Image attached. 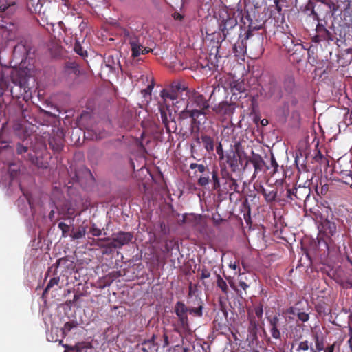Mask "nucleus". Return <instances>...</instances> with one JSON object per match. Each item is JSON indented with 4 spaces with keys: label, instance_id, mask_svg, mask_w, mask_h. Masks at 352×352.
<instances>
[{
    "label": "nucleus",
    "instance_id": "61",
    "mask_svg": "<svg viewBox=\"0 0 352 352\" xmlns=\"http://www.w3.org/2000/svg\"><path fill=\"white\" fill-rule=\"evenodd\" d=\"M23 67V63H21V65H20V69H21Z\"/></svg>",
    "mask_w": 352,
    "mask_h": 352
},
{
    "label": "nucleus",
    "instance_id": "47",
    "mask_svg": "<svg viewBox=\"0 0 352 352\" xmlns=\"http://www.w3.org/2000/svg\"><path fill=\"white\" fill-rule=\"evenodd\" d=\"M152 88H153V85H148L146 89H144V91H142V93H144V94L148 93L150 94L151 90Z\"/></svg>",
    "mask_w": 352,
    "mask_h": 352
},
{
    "label": "nucleus",
    "instance_id": "45",
    "mask_svg": "<svg viewBox=\"0 0 352 352\" xmlns=\"http://www.w3.org/2000/svg\"><path fill=\"white\" fill-rule=\"evenodd\" d=\"M349 331L351 332V335L349 340H348V344L349 345L351 351H352V329L351 328L349 329Z\"/></svg>",
    "mask_w": 352,
    "mask_h": 352
},
{
    "label": "nucleus",
    "instance_id": "60",
    "mask_svg": "<svg viewBox=\"0 0 352 352\" xmlns=\"http://www.w3.org/2000/svg\"><path fill=\"white\" fill-rule=\"evenodd\" d=\"M265 122L267 123V121L266 120H262V124L264 125L265 124Z\"/></svg>",
    "mask_w": 352,
    "mask_h": 352
},
{
    "label": "nucleus",
    "instance_id": "32",
    "mask_svg": "<svg viewBox=\"0 0 352 352\" xmlns=\"http://www.w3.org/2000/svg\"><path fill=\"white\" fill-rule=\"evenodd\" d=\"M90 232L91 234L94 236H99L102 234V231L100 229L96 227V226L94 224L90 230Z\"/></svg>",
    "mask_w": 352,
    "mask_h": 352
},
{
    "label": "nucleus",
    "instance_id": "46",
    "mask_svg": "<svg viewBox=\"0 0 352 352\" xmlns=\"http://www.w3.org/2000/svg\"><path fill=\"white\" fill-rule=\"evenodd\" d=\"M173 16H174V19L176 20L181 21L183 19V16L179 13H175Z\"/></svg>",
    "mask_w": 352,
    "mask_h": 352
},
{
    "label": "nucleus",
    "instance_id": "29",
    "mask_svg": "<svg viewBox=\"0 0 352 352\" xmlns=\"http://www.w3.org/2000/svg\"><path fill=\"white\" fill-rule=\"evenodd\" d=\"M188 312L190 314H194L198 316H201L202 315V307L200 306L197 308H188Z\"/></svg>",
    "mask_w": 352,
    "mask_h": 352
},
{
    "label": "nucleus",
    "instance_id": "62",
    "mask_svg": "<svg viewBox=\"0 0 352 352\" xmlns=\"http://www.w3.org/2000/svg\"><path fill=\"white\" fill-rule=\"evenodd\" d=\"M6 32H8V30H4V32H3V36L5 35V34H6Z\"/></svg>",
    "mask_w": 352,
    "mask_h": 352
},
{
    "label": "nucleus",
    "instance_id": "15",
    "mask_svg": "<svg viewBox=\"0 0 352 352\" xmlns=\"http://www.w3.org/2000/svg\"><path fill=\"white\" fill-rule=\"evenodd\" d=\"M256 47L258 48V50L256 52H252V51H250L251 57L252 58L254 59L259 58L263 52L262 43L260 40H258V42L256 43Z\"/></svg>",
    "mask_w": 352,
    "mask_h": 352
},
{
    "label": "nucleus",
    "instance_id": "3",
    "mask_svg": "<svg viewBox=\"0 0 352 352\" xmlns=\"http://www.w3.org/2000/svg\"><path fill=\"white\" fill-rule=\"evenodd\" d=\"M133 239V234L131 232H119L112 234V242L110 246L115 248H120L123 245L129 244Z\"/></svg>",
    "mask_w": 352,
    "mask_h": 352
},
{
    "label": "nucleus",
    "instance_id": "48",
    "mask_svg": "<svg viewBox=\"0 0 352 352\" xmlns=\"http://www.w3.org/2000/svg\"><path fill=\"white\" fill-rule=\"evenodd\" d=\"M272 166L275 168L278 167V164L274 157L272 158Z\"/></svg>",
    "mask_w": 352,
    "mask_h": 352
},
{
    "label": "nucleus",
    "instance_id": "35",
    "mask_svg": "<svg viewBox=\"0 0 352 352\" xmlns=\"http://www.w3.org/2000/svg\"><path fill=\"white\" fill-rule=\"evenodd\" d=\"M298 318L302 322H307L309 320V315L305 312H300L298 314Z\"/></svg>",
    "mask_w": 352,
    "mask_h": 352
},
{
    "label": "nucleus",
    "instance_id": "25",
    "mask_svg": "<svg viewBox=\"0 0 352 352\" xmlns=\"http://www.w3.org/2000/svg\"><path fill=\"white\" fill-rule=\"evenodd\" d=\"M93 131H94L96 133V139H101L106 136V133L104 131H101L99 126H97L96 129H93Z\"/></svg>",
    "mask_w": 352,
    "mask_h": 352
},
{
    "label": "nucleus",
    "instance_id": "13",
    "mask_svg": "<svg viewBox=\"0 0 352 352\" xmlns=\"http://www.w3.org/2000/svg\"><path fill=\"white\" fill-rule=\"evenodd\" d=\"M189 114V116L192 118L194 122H196V120L200 116L206 114L204 110L200 109L199 110L194 109L191 111H186ZM186 113L185 111L182 112V114L184 115ZM185 116H184V117Z\"/></svg>",
    "mask_w": 352,
    "mask_h": 352
},
{
    "label": "nucleus",
    "instance_id": "10",
    "mask_svg": "<svg viewBox=\"0 0 352 352\" xmlns=\"http://www.w3.org/2000/svg\"><path fill=\"white\" fill-rule=\"evenodd\" d=\"M201 139L204 144V146L207 151L210 152L214 150V141L210 136L202 135L201 137Z\"/></svg>",
    "mask_w": 352,
    "mask_h": 352
},
{
    "label": "nucleus",
    "instance_id": "34",
    "mask_svg": "<svg viewBox=\"0 0 352 352\" xmlns=\"http://www.w3.org/2000/svg\"><path fill=\"white\" fill-rule=\"evenodd\" d=\"M309 348V342L308 341H303L300 342L298 348V351L303 350V351H307Z\"/></svg>",
    "mask_w": 352,
    "mask_h": 352
},
{
    "label": "nucleus",
    "instance_id": "59",
    "mask_svg": "<svg viewBox=\"0 0 352 352\" xmlns=\"http://www.w3.org/2000/svg\"><path fill=\"white\" fill-rule=\"evenodd\" d=\"M265 122L267 123V121L266 120H262V124L264 125L265 124Z\"/></svg>",
    "mask_w": 352,
    "mask_h": 352
},
{
    "label": "nucleus",
    "instance_id": "64",
    "mask_svg": "<svg viewBox=\"0 0 352 352\" xmlns=\"http://www.w3.org/2000/svg\"><path fill=\"white\" fill-rule=\"evenodd\" d=\"M234 51L236 50V45H234Z\"/></svg>",
    "mask_w": 352,
    "mask_h": 352
},
{
    "label": "nucleus",
    "instance_id": "16",
    "mask_svg": "<svg viewBox=\"0 0 352 352\" xmlns=\"http://www.w3.org/2000/svg\"><path fill=\"white\" fill-rule=\"evenodd\" d=\"M86 234V228L85 227H81L78 230L73 232L71 234V237L73 239H82L85 236Z\"/></svg>",
    "mask_w": 352,
    "mask_h": 352
},
{
    "label": "nucleus",
    "instance_id": "9",
    "mask_svg": "<svg viewBox=\"0 0 352 352\" xmlns=\"http://www.w3.org/2000/svg\"><path fill=\"white\" fill-rule=\"evenodd\" d=\"M192 101L197 107L203 110H206L209 107V103L205 98L199 94H194L192 97Z\"/></svg>",
    "mask_w": 352,
    "mask_h": 352
},
{
    "label": "nucleus",
    "instance_id": "44",
    "mask_svg": "<svg viewBox=\"0 0 352 352\" xmlns=\"http://www.w3.org/2000/svg\"><path fill=\"white\" fill-rule=\"evenodd\" d=\"M197 169H198V170H199L200 173H204V172H205V170H206V166H205L204 165H203V164H199V165L197 166Z\"/></svg>",
    "mask_w": 352,
    "mask_h": 352
},
{
    "label": "nucleus",
    "instance_id": "20",
    "mask_svg": "<svg viewBox=\"0 0 352 352\" xmlns=\"http://www.w3.org/2000/svg\"><path fill=\"white\" fill-rule=\"evenodd\" d=\"M217 286L221 289L223 292L226 294L228 292V286L226 282L219 275L217 277Z\"/></svg>",
    "mask_w": 352,
    "mask_h": 352
},
{
    "label": "nucleus",
    "instance_id": "12",
    "mask_svg": "<svg viewBox=\"0 0 352 352\" xmlns=\"http://www.w3.org/2000/svg\"><path fill=\"white\" fill-rule=\"evenodd\" d=\"M230 88L232 91L234 93V91H237L239 92H243L245 90V84L243 81H233L230 84Z\"/></svg>",
    "mask_w": 352,
    "mask_h": 352
},
{
    "label": "nucleus",
    "instance_id": "14",
    "mask_svg": "<svg viewBox=\"0 0 352 352\" xmlns=\"http://www.w3.org/2000/svg\"><path fill=\"white\" fill-rule=\"evenodd\" d=\"M63 346L66 349L64 352H88V350H91V348L87 347H80L79 346H68L67 345Z\"/></svg>",
    "mask_w": 352,
    "mask_h": 352
},
{
    "label": "nucleus",
    "instance_id": "49",
    "mask_svg": "<svg viewBox=\"0 0 352 352\" xmlns=\"http://www.w3.org/2000/svg\"><path fill=\"white\" fill-rule=\"evenodd\" d=\"M9 6H6L4 5H0V12H5L7 8H8Z\"/></svg>",
    "mask_w": 352,
    "mask_h": 352
},
{
    "label": "nucleus",
    "instance_id": "38",
    "mask_svg": "<svg viewBox=\"0 0 352 352\" xmlns=\"http://www.w3.org/2000/svg\"><path fill=\"white\" fill-rule=\"evenodd\" d=\"M343 182L352 188V174H349Z\"/></svg>",
    "mask_w": 352,
    "mask_h": 352
},
{
    "label": "nucleus",
    "instance_id": "40",
    "mask_svg": "<svg viewBox=\"0 0 352 352\" xmlns=\"http://www.w3.org/2000/svg\"><path fill=\"white\" fill-rule=\"evenodd\" d=\"M30 69H27L24 71H19L20 72L22 77L25 78L27 76L30 75Z\"/></svg>",
    "mask_w": 352,
    "mask_h": 352
},
{
    "label": "nucleus",
    "instance_id": "8",
    "mask_svg": "<svg viewBox=\"0 0 352 352\" xmlns=\"http://www.w3.org/2000/svg\"><path fill=\"white\" fill-rule=\"evenodd\" d=\"M322 228L325 234L328 236H331L336 232L335 223L329 220H324L322 223Z\"/></svg>",
    "mask_w": 352,
    "mask_h": 352
},
{
    "label": "nucleus",
    "instance_id": "56",
    "mask_svg": "<svg viewBox=\"0 0 352 352\" xmlns=\"http://www.w3.org/2000/svg\"><path fill=\"white\" fill-rule=\"evenodd\" d=\"M110 239H111V238L107 237V238H104V239H99V240L100 241H108Z\"/></svg>",
    "mask_w": 352,
    "mask_h": 352
},
{
    "label": "nucleus",
    "instance_id": "5",
    "mask_svg": "<svg viewBox=\"0 0 352 352\" xmlns=\"http://www.w3.org/2000/svg\"><path fill=\"white\" fill-rule=\"evenodd\" d=\"M160 111L161 116V120L164 124L166 129V131L169 133L175 132L177 129L175 122H174L172 120H169V118H170V114L168 113V107H164V105L160 104Z\"/></svg>",
    "mask_w": 352,
    "mask_h": 352
},
{
    "label": "nucleus",
    "instance_id": "50",
    "mask_svg": "<svg viewBox=\"0 0 352 352\" xmlns=\"http://www.w3.org/2000/svg\"><path fill=\"white\" fill-rule=\"evenodd\" d=\"M155 339V336H153L151 340H148L147 342H145V344H153V340Z\"/></svg>",
    "mask_w": 352,
    "mask_h": 352
},
{
    "label": "nucleus",
    "instance_id": "53",
    "mask_svg": "<svg viewBox=\"0 0 352 352\" xmlns=\"http://www.w3.org/2000/svg\"><path fill=\"white\" fill-rule=\"evenodd\" d=\"M198 165H199L198 164L192 163L190 164V169H195V168H197Z\"/></svg>",
    "mask_w": 352,
    "mask_h": 352
},
{
    "label": "nucleus",
    "instance_id": "7",
    "mask_svg": "<svg viewBox=\"0 0 352 352\" xmlns=\"http://www.w3.org/2000/svg\"><path fill=\"white\" fill-rule=\"evenodd\" d=\"M267 320L270 323V331L273 338L276 340L280 339L281 333L278 329L280 326L278 317L277 316H274L273 317L267 318Z\"/></svg>",
    "mask_w": 352,
    "mask_h": 352
},
{
    "label": "nucleus",
    "instance_id": "21",
    "mask_svg": "<svg viewBox=\"0 0 352 352\" xmlns=\"http://www.w3.org/2000/svg\"><path fill=\"white\" fill-rule=\"evenodd\" d=\"M19 170V168L16 164H10L8 168V173L12 179L16 177Z\"/></svg>",
    "mask_w": 352,
    "mask_h": 352
},
{
    "label": "nucleus",
    "instance_id": "4",
    "mask_svg": "<svg viewBox=\"0 0 352 352\" xmlns=\"http://www.w3.org/2000/svg\"><path fill=\"white\" fill-rule=\"evenodd\" d=\"M214 111L223 120H226L233 115L235 111V104L228 102H222L214 108Z\"/></svg>",
    "mask_w": 352,
    "mask_h": 352
},
{
    "label": "nucleus",
    "instance_id": "57",
    "mask_svg": "<svg viewBox=\"0 0 352 352\" xmlns=\"http://www.w3.org/2000/svg\"><path fill=\"white\" fill-rule=\"evenodd\" d=\"M164 339L166 344H168V336L166 335H164Z\"/></svg>",
    "mask_w": 352,
    "mask_h": 352
},
{
    "label": "nucleus",
    "instance_id": "36",
    "mask_svg": "<svg viewBox=\"0 0 352 352\" xmlns=\"http://www.w3.org/2000/svg\"><path fill=\"white\" fill-rule=\"evenodd\" d=\"M263 307H262V306H261V305L258 306V307H256L255 308V314L256 315V316H257L258 318H261V317H262V316H263Z\"/></svg>",
    "mask_w": 352,
    "mask_h": 352
},
{
    "label": "nucleus",
    "instance_id": "33",
    "mask_svg": "<svg viewBox=\"0 0 352 352\" xmlns=\"http://www.w3.org/2000/svg\"><path fill=\"white\" fill-rule=\"evenodd\" d=\"M326 5L329 8V9L331 10V11L332 12V14H334L335 12H336V11L338 10L339 8V6H337L335 3L333 2H328V3H326Z\"/></svg>",
    "mask_w": 352,
    "mask_h": 352
},
{
    "label": "nucleus",
    "instance_id": "39",
    "mask_svg": "<svg viewBox=\"0 0 352 352\" xmlns=\"http://www.w3.org/2000/svg\"><path fill=\"white\" fill-rule=\"evenodd\" d=\"M12 28L10 30L11 32L8 33V35L6 36V37L9 40H12L15 38V34H14V32H13L14 27V25H12Z\"/></svg>",
    "mask_w": 352,
    "mask_h": 352
},
{
    "label": "nucleus",
    "instance_id": "26",
    "mask_svg": "<svg viewBox=\"0 0 352 352\" xmlns=\"http://www.w3.org/2000/svg\"><path fill=\"white\" fill-rule=\"evenodd\" d=\"M252 162L254 165L255 171H257L261 168L262 164L263 163V161L260 157L258 160L254 159Z\"/></svg>",
    "mask_w": 352,
    "mask_h": 352
},
{
    "label": "nucleus",
    "instance_id": "23",
    "mask_svg": "<svg viewBox=\"0 0 352 352\" xmlns=\"http://www.w3.org/2000/svg\"><path fill=\"white\" fill-rule=\"evenodd\" d=\"M263 194L267 201H272L275 199L276 197V192L274 191H270L268 193L266 192L265 190H263Z\"/></svg>",
    "mask_w": 352,
    "mask_h": 352
},
{
    "label": "nucleus",
    "instance_id": "55",
    "mask_svg": "<svg viewBox=\"0 0 352 352\" xmlns=\"http://www.w3.org/2000/svg\"><path fill=\"white\" fill-rule=\"evenodd\" d=\"M56 151H60L62 148V144H58L56 148H54Z\"/></svg>",
    "mask_w": 352,
    "mask_h": 352
},
{
    "label": "nucleus",
    "instance_id": "41",
    "mask_svg": "<svg viewBox=\"0 0 352 352\" xmlns=\"http://www.w3.org/2000/svg\"><path fill=\"white\" fill-rule=\"evenodd\" d=\"M239 286L243 289L246 290L247 288H248L249 285L243 280H239Z\"/></svg>",
    "mask_w": 352,
    "mask_h": 352
},
{
    "label": "nucleus",
    "instance_id": "18",
    "mask_svg": "<svg viewBox=\"0 0 352 352\" xmlns=\"http://www.w3.org/2000/svg\"><path fill=\"white\" fill-rule=\"evenodd\" d=\"M161 96L163 98L164 102H166L167 99H170L171 100H174L176 99V94L174 92H168L166 90H162L161 91Z\"/></svg>",
    "mask_w": 352,
    "mask_h": 352
},
{
    "label": "nucleus",
    "instance_id": "27",
    "mask_svg": "<svg viewBox=\"0 0 352 352\" xmlns=\"http://www.w3.org/2000/svg\"><path fill=\"white\" fill-rule=\"evenodd\" d=\"M340 285L345 289H352V280L351 279L342 280L340 282Z\"/></svg>",
    "mask_w": 352,
    "mask_h": 352
},
{
    "label": "nucleus",
    "instance_id": "63",
    "mask_svg": "<svg viewBox=\"0 0 352 352\" xmlns=\"http://www.w3.org/2000/svg\"><path fill=\"white\" fill-rule=\"evenodd\" d=\"M59 343H60V344H63V340H60V341H59Z\"/></svg>",
    "mask_w": 352,
    "mask_h": 352
},
{
    "label": "nucleus",
    "instance_id": "31",
    "mask_svg": "<svg viewBox=\"0 0 352 352\" xmlns=\"http://www.w3.org/2000/svg\"><path fill=\"white\" fill-rule=\"evenodd\" d=\"M212 179H213V187L214 189L218 188L220 186L219 180L216 172L212 173Z\"/></svg>",
    "mask_w": 352,
    "mask_h": 352
},
{
    "label": "nucleus",
    "instance_id": "54",
    "mask_svg": "<svg viewBox=\"0 0 352 352\" xmlns=\"http://www.w3.org/2000/svg\"><path fill=\"white\" fill-rule=\"evenodd\" d=\"M21 48H24V46L22 45H17V46L15 47V50H14L16 52V50H21Z\"/></svg>",
    "mask_w": 352,
    "mask_h": 352
},
{
    "label": "nucleus",
    "instance_id": "1",
    "mask_svg": "<svg viewBox=\"0 0 352 352\" xmlns=\"http://www.w3.org/2000/svg\"><path fill=\"white\" fill-rule=\"evenodd\" d=\"M122 35L124 42L130 45L133 57H138L141 54H145L153 51L152 49H148L146 46L144 38L141 34H137L133 32L124 30Z\"/></svg>",
    "mask_w": 352,
    "mask_h": 352
},
{
    "label": "nucleus",
    "instance_id": "17",
    "mask_svg": "<svg viewBox=\"0 0 352 352\" xmlns=\"http://www.w3.org/2000/svg\"><path fill=\"white\" fill-rule=\"evenodd\" d=\"M341 346V342H334L333 344L327 346L325 349L324 348V352H334L336 350L337 352H340Z\"/></svg>",
    "mask_w": 352,
    "mask_h": 352
},
{
    "label": "nucleus",
    "instance_id": "51",
    "mask_svg": "<svg viewBox=\"0 0 352 352\" xmlns=\"http://www.w3.org/2000/svg\"><path fill=\"white\" fill-rule=\"evenodd\" d=\"M230 267L232 268L233 270H236V268L238 267V265L236 263H230Z\"/></svg>",
    "mask_w": 352,
    "mask_h": 352
},
{
    "label": "nucleus",
    "instance_id": "22",
    "mask_svg": "<svg viewBox=\"0 0 352 352\" xmlns=\"http://www.w3.org/2000/svg\"><path fill=\"white\" fill-rule=\"evenodd\" d=\"M58 283V277H54L53 278H51L49 283H47L46 288L45 289L44 294H45L50 288L53 287L54 285H57Z\"/></svg>",
    "mask_w": 352,
    "mask_h": 352
},
{
    "label": "nucleus",
    "instance_id": "58",
    "mask_svg": "<svg viewBox=\"0 0 352 352\" xmlns=\"http://www.w3.org/2000/svg\"><path fill=\"white\" fill-rule=\"evenodd\" d=\"M195 141L197 142V143L200 144V139L198 137L196 138Z\"/></svg>",
    "mask_w": 352,
    "mask_h": 352
},
{
    "label": "nucleus",
    "instance_id": "30",
    "mask_svg": "<svg viewBox=\"0 0 352 352\" xmlns=\"http://www.w3.org/2000/svg\"><path fill=\"white\" fill-rule=\"evenodd\" d=\"M209 183L208 176H202L198 179V184L201 186H205Z\"/></svg>",
    "mask_w": 352,
    "mask_h": 352
},
{
    "label": "nucleus",
    "instance_id": "24",
    "mask_svg": "<svg viewBox=\"0 0 352 352\" xmlns=\"http://www.w3.org/2000/svg\"><path fill=\"white\" fill-rule=\"evenodd\" d=\"M58 228L63 232V236L65 237L67 236L66 233L69 231V226L63 222H60L58 223Z\"/></svg>",
    "mask_w": 352,
    "mask_h": 352
},
{
    "label": "nucleus",
    "instance_id": "6",
    "mask_svg": "<svg viewBox=\"0 0 352 352\" xmlns=\"http://www.w3.org/2000/svg\"><path fill=\"white\" fill-rule=\"evenodd\" d=\"M188 308L182 302H177L175 306V313L177 316L181 325L186 329L188 327L187 313Z\"/></svg>",
    "mask_w": 352,
    "mask_h": 352
},
{
    "label": "nucleus",
    "instance_id": "43",
    "mask_svg": "<svg viewBox=\"0 0 352 352\" xmlns=\"http://www.w3.org/2000/svg\"><path fill=\"white\" fill-rule=\"evenodd\" d=\"M27 151V148L26 147H24V146H19L18 148H17V152L20 154L23 153H25Z\"/></svg>",
    "mask_w": 352,
    "mask_h": 352
},
{
    "label": "nucleus",
    "instance_id": "52",
    "mask_svg": "<svg viewBox=\"0 0 352 352\" xmlns=\"http://www.w3.org/2000/svg\"><path fill=\"white\" fill-rule=\"evenodd\" d=\"M75 50H76V52L78 54H80V55H82V54H82V50H81L80 47H79V50H78V47H77V46H76V47H75Z\"/></svg>",
    "mask_w": 352,
    "mask_h": 352
},
{
    "label": "nucleus",
    "instance_id": "19",
    "mask_svg": "<svg viewBox=\"0 0 352 352\" xmlns=\"http://www.w3.org/2000/svg\"><path fill=\"white\" fill-rule=\"evenodd\" d=\"M76 325L77 323L74 321L66 322L62 329L63 335L66 336L74 327H76Z\"/></svg>",
    "mask_w": 352,
    "mask_h": 352
},
{
    "label": "nucleus",
    "instance_id": "2",
    "mask_svg": "<svg viewBox=\"0 0 352 352\" xmlns=\"http://www.w3.org/2000/svg\"><path fill=\"white\" fill-rule=\"evenodd\" d=\"M243 154L244 152L241 150L239 144L235 145L234 148H232L228 151L226 162L233 170L238 168L239 164H242Z\"/></svg>",
    "mask_w": 352,
    "mask_h": 352
},
{
    "label": "nucleus",
    "instance_id": "37",
    "mask_svg": "<svg viewBox=\"0 0 352 352\" xmlns=\"http://www.w3.org/2000/svg\"><path fill=\"white\" fill-rule=\"evenodd\" d=\"M210 273L208 270H206V268L202 269L201 274V278L202 279L208 278L210 277Z\"/></svg>",
    "mask_w": 352,
    "mask_h": 352
},
{
    "label": "nucleus",
    "instance_id": "28",
    "mask_svg": "<svg viewBox=\"0 0 352 352\" xmlns=\"http://www.w3.org/2000/svg\"><path fill=\"white\" fill-rule=\"evenodd\" d=\"M298 189L294 188V189H289L287 190V197L290 198L291 199H293V196H294L296 198L300 199L301 198L299 197L297 195Z\"/></svg>",
    "mask_w": 352,
    "mask_h": 352
},
{
    "label": "nucleus",
    "instance_id": "11",
    "mask_svg": "<svg viewBox=\"0 0 352 352\" xmlns=\"http://www.w3.org/2000/svg\"><path fill=\"white\" fill-rule=\"evenodd\" d=\"M314 340L315 341L316 349L318 351L324 349V339L317 332L314 333Z\"/></svg>",
    "mask_w": 352,
    "mask_h": 352
},
{
    "label": "nucleus",
    "instance_id": "42",
    "mask_svg": "<svg viewBox=\"0 0 352 352\" xmlns=\"http://www.w3.org/2000/svg\"><path fill=\"white\" fill-rule=\"evenodd\" d=\"M217 153L221 157V158L223 157V149L221 144L217 148Z\"/></svg>",
    "mask_w": 352,
    "mask_h": 352
}]
</instances>
